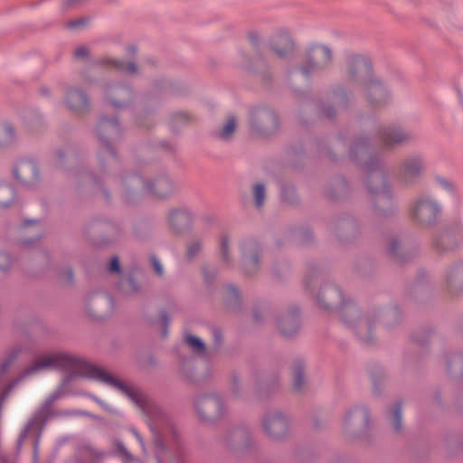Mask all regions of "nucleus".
<instances>
[{"label":"nucleus","instance_id":"18","mask_svg":"<svg viewBox=\"0 0 463 463\" xmlns=\"http://www.w3.org/2000/svg\"><path fill=\"white\" fill-rule=\"evenodd\" d=\"M379 140L385 146H391L406 141L409 136L400 128H387L379 132Z\"/></svg>","mask_w":463,"mask_h":463},{"label":"nucleus","instance_id":"61","mask_svg":"<svg viewBox=\"0 0 463 463\" xmlns=\"http://www.w3.org/2000/svg\"><path fill=\"white\" fill-rule=\"evenodd\" d=\"M458 94H459L460 99H462V93L460 91H458Z\"/></svg>","mask_w":463,"mask_h":463},{"label":"nucleus","instance_id":"53","mask_svg":"<svg viewBox=\"0 0 463 463\" xmlns=\"http://www.w3.org/2000/svg\"><path fill=\"white\" fill-rule=\"evenodd\" d=\"M137 48L136 46H134V45H132V46H129V47H128V52H129L130 53H133V54H134V53H136V52H137Z\"/></svg>","mask_w":463,"mask_h":463},{"label":"nucleus","instance_id":"47","mask_svg":"<svg viewBox=\"0 0 463 463\" xmlns=\"http://www.w3.org/2000/svg\"><path fill=\"white\" fill-rule=\"evenodd\" d=\"M322 113L327 117L328 118H335V110L333 108L329 107L327 109H323Z\"/></svg>","mask_w":463,"mask_h":463},{"label":"nucleus","instance_id":"59","mask_svg":"<svg viewBox=\"0 0 463 463\" xmlns=\"http://www.w3.org/2000/svg\"><path fill=\"white\" fill-rule=\"evenodd\" d=\"M58 156L61 159H62L64 157V153L63 152H59L58 153Z\"/></svg>","mask_w":463,"mask_h":463},{"label":"nucleus","instance_id":"25","mask_svg":"<svg viewBox=\"0 0 463 463\" xmlns=\"http://www.w3.org/2000/svg\"><path fill=\"white\" fill-rule=\"evenodd\" d=\"M14 137V129L10 124L0 123V146L11 144Z\"/></svg>","mask_w":463,"mask_h":463},{"label":"nucleus","instance_id":"27","mask_svg":"<svg viewBox=\"0 0 463 463\" xmlns=\"http://www.w3.org/2000/svg\"><path fill=\"white\" fill-rule=\"evenodd\" d=\"M185 341L187 345L195 352L203 353L205 350V344L203 341L194 335L187 334L185 335Z\"/></svg>","mask_w":463,"mask_h":463},{"label":"nucleus","instance_id":"23","mask_svg":"<svg viewBox=\"0 0 463 463\" xmlns=\"http://www.w3.org/2000/svg\"><path fill=\"white\" fill-rule=\"evenodd\" d=\"M19 169L23 172H32L35 179L39 177L37 165L33 160L23 159L19 161L18 166L14 167L13 170V175L16 180H20Z\"/></svg>","mask_w":463,"mask_h":463},{"label":"nucleus","instance_id":"50","mask_svg":"<svg viewBox=\"0 0 463 463\" xmlns=\"http://www.w3.org/2000/svg\"><path fill=\"white\" fill-rule=\"evenodd\" d=\"M66 275H67V281L69 283H72L73 279H74L73 270L71 269H67Z\"/></svg>","mask_w":463,"mask_h":463},{"label":"nucleus","instance_id":"43","mask_svg":"<svg viewBox=\"0 0 463 463\" xmlns=\"http://www.w3.org/2000/svg\"><path fill=\"white\" fill-rule=\"evenodd\" d=\"M152 263H153V266H154V269L156 270V272L161 276L163 274V267L159 261V260L156 257H153L152 258Z\"/></svg>","mask_w":463,"mask_h":463},{"label":"nucleus","instance_id":"13","mask_svg":"<svg viewBox=\"0 0 463 463\" xmlns=\"http://www.w3.org/2000/svg\"><path fill=\"white\" fill-rule=\"evenodd\" d=\"M107 100L115 108L126 106L133 98L134 90L126 85L113 84L105 90Z\"/></svg>","mask_w":463,"mask_h":463},{"label":"nucleus","instance_id":"60","mask_svg":"<svg viewBox=\"0 0 463 463\" xmlns=\"http://www.w3.org/2000/svg\"><path fill=\"white\" fill-rule=\"evenodd\" d=\"M368 330H369V333L371 334V332H372V326H371V325H368Z\"/></svg>","mask_w":463,"mask_h":463},{"label":"nucleus","instance_id":"19","mask_svg":"<svg viewBox=\"0 0 463 463\" xmlns=\"http://www.w3.org/2000/svg\"><path fill=\"white\" fill-rule=\"evenodd\" d=\"M260 244L253 239H249L241 244L242 259L245 262L250 263L254 269L259 265Z\"/></svg>","mask_w":463,"mask_h":463},{"label":"nucleus","instance_id":"7","mask_svg":"<svg viewBox=\"0 0 463 463\" xmlns=\"http://www.w3.org/2000/svg\"><path fill=\"white\" fill-rule=\"evenodd\" d=\"M121 132L122 128L118 118L101 117L98 124V136L104 153H107L111 157H116V152L109 139L118 138Z\"/></svg>","mask_w":463,"mask_h":463},{"label":"nucleus","instance_id":"2","mask_svg":"<svg viewBox=\"0 0 463 463\" xmlns=\"http://www.w3.org/2000/svg\"><path fill=\"white\" fill-rule=\"evenodd\" d=\"M350 157L355 162H365V185L370 194L375 196L376 204L390 203L392 196L387 174L381 167L380 160L367 137L361 136L355 139L350 148Z\"/></svg>","mask_w":463,"mask_h":463},{"label":"nucleus","instance_id":"34","mask_svg":"<svg viewBox=\"0 0 463 463\" xmlns=\"http://www.w3.org/2000/svg\"><path fill=\"white\" fill-rule=\"evenodd\" d=\"M202 250L201 243L199 241H193L187 247L186 256L189 260L194 258Z\"/></svg>","mask_w":463,"mask_h":463},{"label":"nucleus","instance_id":"32","mask_svg":"<svg viewBox=\"0 0 463 463\" xmlns=\"http://www.w3.org/2000/svg\"><path fill=\"white\" fill-rule=\"evenodd\" d=\"M392 416H393V419H394V430L396 431H401L402 428V402H399L395 404L392 411Z\"/></svg>","mask_w":463,"mask_h":463},{"label":"nucleus","instance_id":"21","mask_svg":"<svg viewBox=\"0 0 463 463\" xmlns=\"http://www.w3.org/2000/svg\"><path fill=\"white\" fill-rule=\"evenodd\" d=\"M352 417L361 418L364 420V424L365 428H368L370 425V411L364 406H356L347 411L345 415V421L349 422Z\"/></svg>","mask_w":463,"mask_h":463},{"label":"nucleus","instance_id":"48","mask_svg":"<svg viewBox=\"0 0 463 463\" xmlns=\"http://www.w3.org/2000/svg\"><path fill=\"white\" fill-rule=\"evenodd\" d=\"M81 24H83L82 20H75V21H71V22L68 23L67 27L71 29V28H76Z\"/></svg>","mask_w":463,"mask_h":463},{"label":"nucleus","instance_id":"51","mask_svg":"<svg viewBox=\"0 0 463 463\" xmlns=\"http://www.w3.org/2000/svg\"><path fill=\"white\" fill-rule=\"evenodd\" d=\"M203 276H204V279L206 281H210L211 279H213V277L215 276L214 274L213 275H210V273H208L205 269L203 270Z\"/></svg>","mask_w":463,"mask_h":463},{"label":"nucleus","instance_id":"17","mask_svg":"<svg viewBox=\"0 0 463 463\" xmlns=\"http://www.w3.org/2000/svg\"><path fill=\"white\" fill-rule=\"evenodd\" d=\"M65 103L71 109H82L88 107L89 99L82 90L68 88L65 93Z\"/></svg>","mask_w":463,"mask_h":463},{"label":"nucleus","instance_id":"16","mask_svg":"<svg viewBox=\"0 0 463 463\" xmlns=\"http://www.w3.org/2000/svg\"><path fill=\"white\" fill-rule=\"evenodd\" d=\"M192 222L193 214L186 208L174 209L169 213L168 222L175 231L188 228Z\"/></svg>","mask_w":463,"mask_h":463},{"label":"nucleus","instance_id":"36","mask_svg":"<svg viewBox=\"0 0 463 463\" xmlns=\"http://www.w3.org/2000/svg\"><path fill=\"white\" fill-rule=\"evenodd\" d=\"M221 250H222V256L223 260L225 262L229 263L230 262V259H229V244H228L227 237H223L222 239Z\"/></svg>","mask_w":463,"mask_h":463},{"label":"nucleus","instance_id":"62","mask_svg":"<svg viewBox=\"0 0 463 463\" xmlns=\"http://www.w3.org/2000/svg\"><path fill=\"white\" fill-rule=\"evenodd\" d=\"M106 196L109 198V194L108 192H106Z\"/></svg>","mask_w":463,"mask_h":463},{"label":"nucleus","instance_id":"42","mask_svg":"<svg viewBox=\"0 0 463 463\" xmlns=\"http://www.w3.org/2000/svg\"><path fill=\"white\" fill-rule=\"evenodd\" d=\"M88 54V49L84 46L79 47L74 52L76 58H86Z\"/></svg>","mask_w":463,"mask_h":463},{"label":"nucleus","instance_id":"33","mask_svg":"<svg viewBox=\"0 0 463 463\" xmlns=\"http://www.w3.org/2000/svg\"><path fill=\"white\" fill-rule=\"evenodd\" d=\"M4 192H8L11 194V198L6 202H0V206L7 208L15 201L16 196L13 187L0 184V195H2Z\"/></svg>","mask_w":463,"mask_h":463},{"label":"nucleus","instance_id":"30","mask_svg":"<svg viewBox=\"0 0 463 463\" xmlns=\"http://www.w3.org/2000/svg\"><path fill=\"white\" fill-rule=\"evenodd\" d=\"M435 179L441 188L448 192L451 196L457 197V190L452 182L440 175H437Z\"/></svg>","mask_w":463,"mask_h":463},{"label":"nucleus","instance_id":"57","mask_svg":"<svg viewBox=\"0 0 463 463\" xmlns=\"http://www.w3.org/2000/svg\"><path fill=\"white\" fill-rule=\"evenodd\" d=\"M254 318H255V320H256V321L260 320V317H259V313H258V312H255V313H254Z\"/></svg>","mask_w":463,"mask_h":463},{"label":"nucleus","instance_id":"56","mask_svg":"<svg viewBox=\"0 0 463 463\" xmlns=\"http://www.w3.org/2000/svg\"><path fill=\"white\" fill-rule=\"evenodd\" d=\"M0 459H1V462H2V463H6V458H5V456H4V455L0 454Z\"/></svg>","mask_w":463,"mask_h":463},{"label":"nucleus","instance_id":"12","mask_svg":"<svg viewBox=\"0 0 463 463\" xmlns=\"http://www.w3.org/2000/svg\"><path fill=\"white\" fill-rule=\"evenodd\" d=\"M425 169V161L420 155H412L406 157L400 170L401 179L406 183H411L420 178Z\"/></svg>","mask_w":463,"mask_h":463},{"label":"nucleus","instance_id":"54","mask_svg":"<svg viewBox=\"0 0 463 463\" xmlns=\"http://www.w3.org/2000/svg\"><path fill=\"white\" fill-rule=\"evenodd\" d=\"M38 445H39V439H37L35 443H34V457L35 458L37 457Z\"/></svg>","mask_w":463,"mask_h":463},{"label":"nucleus","instance_id":"39","mask_svg":"<svg viewBox=\"0 0 463 463\" xmlns=\"http://www.w3.org/2000/svg\"><path fill=\"white\" fill-rule=\"evenodd\" d=\"M334 98L337 104L345 103V98H346V93L344 90L339 89L334 92Z\"/></svg>","mask_w":463,"mask_h":463},{"label":"nucleus","instance_id":"38","mask_svg":"<svg viewBox=\"0 0 463 463\" xmlns=\"http://www.w3.org/2000/svg\"><path fill=\"white\" fill-rule=\"evenodd\" d=\"M87 396L90 397L92 401H94L96 403H98L100 407H102L107 411H114L113 408L110 405H109L108 403L103 402L99 397L92 395V394H87Z\"/></svg>","mask_w":463,"mask_h":463},{"label":"nucleus","instance_id":"20","mask_svg":"<svg viewBox=\"0 0 463 463\" xmlns=\"http://www.w3.org/2000/svg\"><path fill=\"white\" fill-rule=\"evenodd\" d=\"M434 245L439 250H452L458 244L455 242L454 235L450 232L440 234L435 241Z\"/></svg>","mask_w":463,"mask_h":463},{"label":"nucleus","instance_id":"37","mask_svg":"<svg viewBox=\"0 0 463 463\" xmlns=\"http://www.w3.org/2000/svg\"><path fill=\"white\" fill-rule=\"evenodd\" d=\"M161 319H162V324H163V336L166 337L168 326L170 325V317L168 316L166 311H162Z\"/></svg>","mask_w":463,"mask_h":463},{"label":"nucleus","instance_id":"55","mask_svg":"<svg viewBox=\"0 0 463 463\" xmlns=\"http://www.w3.org/2000/svg\"><path fill=\"white\" fill-rule=\"evenodd\" d=\"M36 222V220H26L24 222V225L27 226V225H31L33 223Z\"/></svg>","mask_w":463,"mask_h":463},{"label":"nucleus","instance_id":"45","mask_svg":"<svg viewBox=\"0 0 463 463\" xmlns=\"http://www.w3.org/2000/svg\"><path fill=\"white\" fill-rule=\"evenodd\" d=\"M249 40L255 46L260 43V36L257 33L252 32L249 34Z\"/></svg>","mask_w":463,"mask_h":463},{"label":"nucleus","instance_id":"29","mask_svg":"<svg viewBox=\"0 0 463 463\" xmlns=\"http://www.w3.org/2000/svg\"><path fill=\"white\" fill-rule=\"evenodd\" d=\"M447 280L449 286H452L455 281L463 280V265L451 268L448 272Z\"/></svg>","mask_w":463,"mask_h":463},{"label":"nucleus","instance_id":"63","mask_svg":"<svg viewBox=\"0 0 463 463\" xmlns=\"http://www.w3.org/2000/svg\"><path fill=\"white\" fill-rule=\"evenodd\" d=\"M4 269V268H2V267L0 266V269Z\"/></svg>","mask_w":463,"mask_h":463},{"label":"nucleus","instance_id":"15","mask_svg":"<svg viewBox=\"0 0 463 463\" xmlns=\"http://www.w3.org/2000/svg\"><path fill=\"white\" fill-rule=\"evenodd\" d=\"M270 48L279 57L285 58L293 52L294 43L288 32L280 31L272 37Z\"/></svg>","mask_w":463,"mask_h":463},{"label":"nucleus","instance_id":"46","mask_svg":"<svg viewBox=\"0 0 463 463\" xmlns=\"http://www.w3.org/2000/svg\"><path fill=\"white\" fill-rule=\"evenodd\" d=\"M131 431H132L133 435L136 437V439H137V441L139 442L142 449H145V443H144V440H143L141 435L138 433V431L136 429H132Z\"/></svg>","mask_w":463,"mask_h":463},{"label":"nucleus","instance_id":"1","mask_svg":"<svg viewBox=\"0 0 463 463\" xmlns=\"http://www.w3.org/2000/svg\"><path fill=\"white\" fill-rule=\"evenodd\" d=\"M49 368L59 370L61 372H70L72 370H79L80 372L71 373V374L67 375L61 383L45 399L42 406L34 413L33 417L29 420L24 430L20 434L17 440L18 450L22 448L29 430L33 425L38 422L44 424L52 417L92 416L90 412L82 410L61 411L56 412H51L49 410L53 402L65 395L64 389L66 385H68L75 378L82 377L90 380H95L111 386L112 388L120 392L122 394L126 395L139 407L144 408L143 402L140 400L138 393L133 388L114 378L112 375L106 373L101 367L91 364L83 359L65 353H56L37 359L23 373L21 378H25L30 374Z\"/></svg>","mask_w":463,"mask_h":463},{"label":"nucleus","instance_id":"52","mask_svg":"<svg viewBox=\"0 0 463 463\" xmlns=\"http://www.w3.org/2000/svg\"><path fill=\"white\" fill-rule=\"evenodd\" d=\"M129 284L135 290L137 288L135 279L133 277L129 278Z\"/></svg>","mask_w":463,"mask_h":463},{"label":"nucleus","instance_id":"49","mask_svg":"<svg viewBox=\"0 0 463 463\" xmlns=\"http://www.w3.org/2000/svg\"><path fill=\"white\" fill-rule=\"evenodd\" d=\"M213 335H214L217 345H220L221 343H222V333H221V331L218 330V329H214L213 330Z\"/></svg>","mask_w":463,"mask_h":463},{"label":"nucleus","instance_id":"22","mask_svg":"<svg viewBox=\"0 0 463 463\" xmlns=\"http://www.w3.org/2000/svg\"><path fill=\"white\" fill-rule=\"evenodd\" d=\"M104 63H110V66L120 72H127L129 74H135L137 72V66L134 61L128 63L123 60H105Z\"/></svg>","mask_w":463,"mask_h":463},{"label":"nucleus","instance_id":"3","mask_svg":"<svg viewBox=\"0 0 463 463\" xmlns=\"http://www.w3.org/2000/svg\"><path fill=\"white\" fill-rule=\"evenodd\" d=\"M348 80L364 92L367 101L374 106L385 104L390 93L387 87L373 75L370 60L360 54H353L347 60Z\"/></svg>","mask_w":463,"mask_h":463},{"label":"nucleus","instance_id":"28","mask_svg":"<svg viewBox=\"0 0 463 463\" xmlns=\"http://www.w3.org/2000/svg\"><path fill=\"white\" fill-rule=\"evenodd\" d=\"M255 203L258 208H260L265 201L266 190L265 185L261 183L256 184L253 186Z\"/></svg>","mask_w":463,"mask_h":463},{"label":"nucleus","instance_id":"8","mask_svg":"<svg viewBox=\"0 0 463 463\" xmlns=\"http://www.w3.org/2000/svg\"><path fill=\"white\" fill-rule=\"evenodd\" d=\"M442 206L430 196H422L416 201L411 208L413 220L421 224H431L441 213Z\"/></svg>","mask_w":463,"mask_h":463},{"label":"nucleus","instance_id":"24","mask_svg":"<svg viewBox=\"0 0 463 463\" xmlns=\"http://www.w3.org/2000/svg\"><path fill=\"white\" fill-rule=\"evenodd\" d=\"M21 349L18 347H14L9 350V352L5 355L2 362L0 363V375H5L14 361L17 359L18 354H20Z\"/></svg>","mask_w":463,"mask_h":463},{"label":"nucleus","instance_id":"10","mask_svg":"<svg viewBox=\"0 0 463 463\" xmlns=\"http://www.w3.org/2000/svg\"><path fill=\"white\" fill-rule=\"evenodd\" d=\"M250 126L252 131L264 134L268 130L277 129L279 118L277 114L265 107H255L250 111Z\"/></svg>","mask_w":463,"mask_h":463},{"label":"nucleus","instance_id":"58","mask_svg":"<svg viewBox=\"0 0 463 463\" xmlns=\"http://www.w3.org/2000/svg\"><path fill=\"white\" fill-rule=\"evenodd\" d=\"M234 385L237 387L239 380L236 376L233 377Z\"/></svg>","mask_w":463,"mask_h":463},{"label":"nucleus","instance_id":"40","mask_svg":"<svg viewBox=\"0 0 463 463\" xmlns=\"http://www.w3.org/2000/svg\"><path fill=\"white\" fill-rule=\"evenodd\" d=\"M109 270L113 271V272H117V273H120L121 272V268H120V265H119V260H118V258L117 256L112 258L111 263H110V266H109Z\"/></svg>","mask_w":463,"mask_h":463},{"label":"nucleus","instance_id":"5","mask_svg":"<svg viewBox=\"0 0 463 463\" xmlns=\"http://www.w3.org/2000/svg\"><path fill=\"white\" fill-rule=\"evenodd\" d=\"M331 60L332 52L327 46L313 44L308 50L306 63L300 68L289 71L288 74H301L304 79L307 80L312 73L321 71L326 67L330 63Z\"/></svg>","mask_w":463,"mask_h":463},{"label":"nucleus","instance_id":"35","mask_svg":"<svg viewBox=\"0 0 463 463\" xmlns=\"http://www.w3.org/2000/svg\"><path fill=\"white\" fill-rule=\"evenodd\" d=\"M116 445H117L118 451L122 454V456L124 458H123L124 463H130L134 459V458H133L132 454L127 449V448L125 447L123 442L118 440L116 442Z\"/></svg>","mask_w":463,"mask_h":463},{"label":"nucleus","instance_id":"31","mask_svg":"<svg viewBox=\"0 0 463 463\" xmlns=\"http://www.w3.org/2000/svg\"><path fill=\"white\" fill-rule=\"evenodd\" d=\"M236 128V118L234 116L229 117L226 124L223 126L221 133L220 137L222 139L227 138L234 130Z\"/></svg>","mask_w":463,"mask_h":463},{"label":"nucleus","instance_id":"9","mask_svg":"<svg viewBox=\"0 0 463 463\" xmlns=\"http://www.w3.org/2000/svg\"><path fill=\"white\" fill-rule=\"evenodd\" d=\"M194 404L202 420L219 419L224 414L223 403L221 398L216 395H200L195 399Z\"/></svg>","mask_w":463,"mask_h":463},{"label":"nucleus","instance_id":"14","mask_svg":"<svg viewBox=\"0 0 463 463\" xmlns=\"http://www.w3.org/2000/svg\"><path fill=\"white\" fill-rule=\"evenodd\" d=\"M280 334L285 337L295 335L300 327V315L297 307L289 310L278 322Z\"/></svg>","mask_w":463,"mask_h":463},{"label":"nucleus","instance_id":"6","mask_svg":"<svg viewBox=\"0 0 463 463\" xmlns=\"http://www.w3.org/2000/svg\"><path fill=\"white\" fill-rule=\"evenodd\" d=\"M123 182L124 185L129 183L136 187L141 186L144 192L158 198H165L173 194L175 191L174 184L166 175H162L154 181L147 182L141 175L133 174L126 176Z\"/></svg>","mask_w":463,"mask_h":463},{"label":"nucleus","instance_id":"26","mask_svg":"<svg viewBox=\"0 0 463 463\" xmlns=\"http://www.w3.org/2000/svg\"><path fill=\"white\" fill-rule=\"evenodd\" d=\"M294 387L300 390L305 383V368L301 362L296 363L293 368Z\"/></svg>","mask_w":463,"mask_h":463},{"label":"nucleus","instance_id":"4","mask_svg":"<svg viewBox=\"0 0 463 463\" xmlns=\"http://www.w3.org/2000/svg\"><path fill=\"white\" fill-rule=\"evenodd\" d=\"M326 298L330 301L337 298L339 300V313L343 324L350 328L356 326L357 322L360 320L361 313L354 302L345 300L344 298L343 291L334 284H326L321 288L317 295V303L320 307L329 310L331 306L324 302Z\"/></svg>","mask_w":463,"mask_h":463},{"label":"nucleus","instance_id":"41","mask_svg":"<svg viewBox=\"0 0 463 463\" xmlns=\"http://www.w3.org/2000/svg\"><path fill=\"white\" fill-rule=\"evenodd\" d=\"M399 247H400V241L397 239L392 240L390 247H389V253L392 256H396L397 250Z\"/></svg>","mask_w":463,"mask_h":463},{"label":"nucleus","instance_id":"44","mask_svg":"<svg viewBox=\"0 0 463 463\" xmlns=\"http://www.w3.org/2000/svg\"><path fill=\"white\" fill-rule=\"evenodd\" d=\"M227 290L231 294L232 298H234L235 300H238L240 298V293L238 288L233 285H229L227 287Z\"/></svg>","mask_w":463,"mask_h":463},{"label":"nucleus","instance_id":"11","mask_svg":"<svg viewBox=\"0 0 463 463\" xmlns=\"http://www.w3.org/2000/svg\"><path fill=\"white\" fill-rule=\"evenodd\" d=\"M263 428L268 436L272 439H279L288 430V420L281 412H269L264 417Z\"/></svg>","mask_w":463,"mask_h":463}]
</instances>
